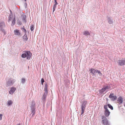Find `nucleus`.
Wrapping results in <instances>:
<instances>
[{
  "instance_id": "3",
  "label": "nucleus",
  "mask_w": 125,
  "mask_h": 125,
  "mask_svg": "<svg viewBox=\"0 0 125 125\" xmlns=\"http://www.w3.org/2000/svg\"><path fill=\"white\" fill-rule=\"evenodd\" d=\"M117 62L118 65L120 66L125 65V59L124 58V59L119 60Z\"/></svg>"
},
{
  "instance_id": "22",
  "label": "nucleus",
  "mask_w": 125,
  "mask_h": 125,
  "mask_svg": "<svg viewBox=\"0 0 125 125\" xmlns=\"http://www.w3.org/2000/svg\"><path fill=\"white\" fill-rule=\"evenodd\" d=\"M104 88L105 89V91L107 89H109L110 88V87L108 86H104Z\"/></svg>"
},
{
  "instance_id": "4",
  "label": "nucleus",
  "mask_w": 125,
  "mask_h": 125,
  "mask_svg": "<svg viewBox=\"0 0 125 125\" xmlns=\"http://www.w3.org/2000/svg\"><path fill=\"white\" fill-rule=\"evenodd\" d=\"M109 97L111 99V100L114 101L117 99V97L115 95H114L113 94H111L109 96Z\"/></svg>"
},
{
  "instance_id": "6",
  "label": "nucleus",
  "mask_w": 125,
  "mask_h": 125,
  "mask_svg": "<svg viewBox=\"0 0 125 125\" xmlns=\"http://www.w3.org/2000/svg\"><path fill=\"white\" fill-rule=\"evenodd\" d=\"M16 90V89L15 88L13 87H11L9 92V93L11 94H12Z\"/></svg>"
},
{
  "instance_id": "27",
  "label": "nucleus",
  "mask_w": 125,
  "mask_h": 125,
  "mask_svg": "<svg viewBox=\"0 0 125 125\" xmlns=\"http://www.w3.org/2000/svg\"><path fill=\"white\" fill-rule=\"evenodd\" d=\"M25 79L24 78H22L21 79V82L22 83H25Z\"/></svg>"
},
{
  "instance_id": "14",
  "label": "nucleus",
  "mask_w": 125,
  "mask_h": 125,
  "mask_svg": "<svg viewBox=\"0 0 125 125\" xmlns=\"http://www.w3.org/2000/svg\"><path fill=\"white\" fill-rule=\"evenodd\" d=\"M108 21L109 23L110 24H112L113 23L112 20L109 17L108 18Z\"/></svg>"
},
{
  "instance_id": "26",
  "label": "nucleus",
  "mask_w": 125,
  "mask_h": 125,
  "mask_svg": "<svg viewBox=\"0 0 125 125\" xmlns=\"http://www.w3.org/2000/svg\"><path fill=\"white\" fill-rule=\"evenodd\" d=\"M56 7V6L53 5V12L55 10V9Z\"/></svg>"
},
{
  "instance_id": "33",
  "label": "nucleus",
  "mask_w": 125,
  "mask_h": 125,
  "mask_svg": "<svg viewBox=\"0 0 125 125\" xmlns=\"http://www.w3.org/2000/svg\"><path fill=\"white\" fill-rule=\"evenodd\" d=\"M44 90L46 92V93H47V87H45V88H44Z\"/></svg>"
},
{
  "instance_id": "10",
  "label": "nucleus",
  "mask_w": 125,
  "mask_h": 125,
  "mask_svg": "<svg viewBox=\"0 0 125 125\" xmlns=\"http://www.w3.org/2000/svg\"><path fill=\"white\" fill-rule=\"evenodd\" d=\"M14 32V34L16 35L20 36L21 34V33L20 32L19 30L17 29L15 30Z\"/></svg>"
},
{
  "instance_id": "31",
  "label": "nucleus",
  "mask_w": 125,
  "mask_h": 125,
  "mask_svg": "<svg viewBox=\"0 0 125 125\" xmlns=\"http://www.w3.org/2000/svg\"><path fill=\"white\" fill-rule=\"evenodd\" d=\"M107 105H104V108L105 110H108L107 109Z\"/></svg>"
},
{
  "instance_id": "21",
  "label": "nucleus",
  "mask_w": 125,
  "mask_h": 125,
  "mask_svg": "<svg viewBox=\"0 0 125 125\" xmlns=\"http://www.w3.org/2000/svg\"><path fill=\"white\" fill-rule=\"evenodd\" d=\"M104 88L105 89V91L107 89H109L110 88V87L108 86H104Z\"/></svg>"
},
{
  "instance_id": "30",
  "label": "nucleus",
  "mask_w": 125,
  "mask_h": 125,
  "mask_svg": "<svg viewBox=\"0 0 125 125\" xmlns=\"http://www.w3.org/2000/svg\"><path fill=\"white\" fill-rule=\"evenodd\" d=\"M0 31L4 33L5 32V30L3 29V28H0Z\"/></svg>"
},
{
  "instance_id": "28",
  "label": "nucleus",
  "mask_w": 125,
  "mask_h": 125,
  "mask_svg": "<svg viewBox=\"0 0 125 125\" xmlns=\"http://www.w3.org/2000/svg\"><path fill=\"white\" fill-rule=\"evenodd\" d=\"M44 80L43 78H42L41 80V83L42 85H43V83L44 82Z\"/></svg>"
},
{
  "instance_id": "43",
  "label": "nucleus",
  "mask_w": 125,
  "mask_h": 125,
  "mask_svg": "<svg viewBox=\"0 0 125 125\" xmlns=\"http://www.w3.org/2000/svg\"><path fill=\"white\" fill-rule=\"evenodd\" d=\"M25 0V1H26V0Z\"/></svg>"
},
{
  "instance_id": "19",
  "label": "nucleus",
  "mask_w": 125,
  "mask_h": 125,
  "mask_svg": "<svg viewBox=\"0 0 125 125\" xmlns=\"http://www.w3.org/2000/svg\"><path fill=\"white\" fill-rule=\"evenodd\" d=\"M32 113V115L33 116L35 114V108H33L31 109Z\"/></svg>"
},
{
  "instance_id": "5",
  "label": "nucleus",
  "mask_w": 125,
  "mask_h": 125,
  "mask_svg": "<svg viewBox=\"0 0 125 125\" xmlns=\"http://www.w3.org/2000/svg\"><path fill=\"white\" fill-rule=\"evenodd\" d=\"M15 81L13 80H10L7 83V86H8L12 85L13 83H14Z\"/></svg>"
},
{
  "instance_id": "36",
  "label": "nucleus",
  "mask_w": 125,
  "mask_h": 125,
  "mask_svg": "<svg viewBox=\"0 0 125 125\" xmlns=\"http://www.w3.org/2000/svg\"><path fill=\"white\" fill-rule=\"evenodd\" d=\"M18 24H19V25H21V22H18Z\"/></svg>"
},
{
  "instance_id": "20",
  "label": "nucleus",
  "mask_w": 125,
  "mask_h": 125,
  "mask_svg": "<svg viewBox=\"0 0 125 125\" xmlns=\"http://www.w3.org/2000/svg\"><path fill=\"white\" fill-rule=\"evenodd\" d=\"M12 17V16L11 15H10L9 16V17L8 22H10L11 21Z\"/></svg>"
},
{
  "instance_id": "25",
  "label": "nucleus",
  "mask_w": 125,
  "mask_h": 125,
  "mask_svg": "<svg viewBox=\"0 0 125 125\" xmlns=\"http://www.w3.org/2000/svg\"><path fill=\"white\" fill-rule=\"evenodd\" d=\"M34 27L33 25H32L31 26L30 29L31 31H32L34 30Z\"/></svg>"
},
{
  "instance_id": "9",
  "label": "nucleus",
  "mask_w": 125,
  "mask_h": 125,
  "mask_svg": "<svg viewBox=\"0 0 125 125\" xmlns=\"http://www.w3.org/2000/svg\"><path fill=\"white\" fill-rule=\"evenodd\" d=\"M117 101L119 104H121L123 103V99L121 96H119L118 97Z\"/></svg>"
},
{
  "instance_id": "32",
  "label": "nucleus",
  "mask_w": 125,
  "mask_h": 125,
  "mask_svg": "<svg viewBox=\"0 0 125 125\" xmlns=\"http://www.w3.org/2000/svg\"><path fill=\"white\" fill-rule=\"evenodd\" d=\"M97 73H98L99 74H102L101 73L100 71L98 70H97Z\"/></svg>"
},
{
  "instance_id": "8",
  "label": "nucleus",
  "mask_w": 125,
  "mask_h": 125,
  "mask_svg": "<svg viewBox=\"0 0 125 125\" xmlns=\"http://www.w3.org/2000/svg\"><path fill=\"white\" fill-rule=\"evenodd\" d=\"M110 113V112L108 110H105L104 112V115L108 117Z\"/></svg>"
},
{
  "instance_id": "34",
  "label": "nucleus",
  "mask_w": 125,
  "mask_h": 125,
  "mask_svg": "<svg viewBox=\"0 0 125 125\" xmlns=\"http://www.w3.org/2000/svg\"><path fill=\"white\" fill-rule=\"evenodd\" d=\"M54 5L56 6V5L58 4V3L57 2H54Z\"/></svg>"
},
{
  "instance_id": "38",
  "label": "nucleus",
  "mask_w": 125,
  "mask_h": 125,
  "mask_svg": "<svg viewBox=\"0 0 125 125\" xmlns=\"http://www.w3.org/2000/svg\"><path fill=\"white\" fill-rule=\"evenodd\" d=\"M47 87V84H46L45 85V87Z\"/></svg>"
},
{
  "instance_id": "24",
  "label": "nucleus",
  "mask_w": 125,
  "mask_h": 125,
  "mask_svg": "<svg viewBox=\"0 0 125 125\" xmlns=\"http://www.w3.org/2000/svg\"><path fill=\"white\" fill-rule=\"evenodd\" d=\"M12 101L11 100H10V101H9L8 102V105H9L11 104H12Z\"/></svg>"
},
{
  "instance_id": "23",
  "label": "nucleus",
  "mask_w": 125,
  "mask_h": 125,
  "mask_svg": "<svg viewBox=\"0 0 125 125\" xmlns=\"http://www.w3.org/2000/svg\"><path fill=\"white\" fill-rule=\"evenodd\" d=\"M108 106L109 108L111 109L112 110H113V106L110 104H108Z\"/></svg>"
},
{
  "instance_id": "17",
  "label": "nucleus",
  "mask_w": 125,
  "mask_h": 125,
  "mask_svg": "<svg viewBox=\"0 0 125 125\" xmlns=\"http://www.w3.org/2000/svg\"><path fill=\"white\" fill-rule=\"evenodd\" d=\"M83 35L86 34L87 35H90V34L89 32L87 31H84L83 33Z\"/></svg>"
},
{
  "instance_id": "37",
  "label": "nucleus",
  "mask_w": 125,
  "mask_h": 125,
  "mask_svg": "<svg viewBox=\"0 0 125 125\" xmlns=\"http://www.w3.org/2000/svg\"><path fill=\"white\" fill-rule=\"evenodd\" d=\"M33 106H34V105H35V103H34V101H33L32 102V103H33Z\"/></svg>"
},
{
  "instance_id": "1",
  "label": "nucleus",
  "mask_w": 125,
  "mask_h": 125,
  "mask_svg": "<svg viewBox=\"0 0 125 125\" xmlns=\"http://www.w3.org/2000/svg\"><path fill=\"white\" fill-rule=\"evenodd\" d=\"M32 55V54L30 51L24 52V53L22 54L21 57L23 58L26 57L27 59L30 60Z\"/></svg>"
},
{
  "instance_id": "42",
  "label": "nucleus",
  "mask_w": 125,
  "mask_h": 125,
  "mask_svg": "<svg viewBox=\"0 0 125 125\" xmlns=\"http://www.w3.org/2000/svg\"><path fill=\"white\" fill-rule=\"evenodd\" d=\"M17 125H21L20 124H18Z\"/></svg>"
},
{
  "instance_id": "16",
  "label": "nucleus",
  "mask_w": 125,
  "mask_h": 125,
  "mask_svg": "<svg viewBox=\"0 0 125 125\" xmlns=\"http://www.w3.org/2000/svg\"><path fill=\"white\" fill-rule=\"evenodd\" d=\"M105 91V89L103 88L101 90H99V93L100 94H103Z\"/></svg>"
},
{
  "instance_id": "7",
  "label": "nucleus",
  "mask_w": 125,
  "mask_h": 125,
  "mask_svg": "<svg viewBox=\"0 0 125 125\" xmlns=\"http://www.w3.org/2000/svg\"><path fill=\"white\" fill-rule=\"evenodd\" d=\"M86 106L83 104H82L81 106V115L83 114L85 110Z\"/></svg>"
},
{
  "instance_id": "44",
  "label": "nucleus",
  "mask_w": 125,
  "mask_h": 125,
  "mask_svg": "<svg viewBox=\"0 0 125 125\" xmlns=\"http://www.w3.org/2000/svg\"><path fill=\"white\" fill-rule=\"evenodd\" d=\"M124 106L125 107V105H124Z\"/></svg>"
},
{
  "instance_id": "18",
  "label": "nucleus",
  "mask_w": 125,
  "mask_h": 125,
  "mask_svg": "<svg viewBox=\"0 0 125 125\" xmlns=\"http://www.w3.org/2000/svg\"><path fill=\"white\" fill-rule=\"evenodd\" d=\"M12 24L11 25L12 26L14 25H15V18H14L13 19L12 21Z\"/></svg>"
},
{
  "instance_id": "13",
  "label": "nucleus",
  "mask_w": 125,
  "mask_h": 125,
  "mask_svg": "<svg viewBox=\"0 0 125 125\" xmlns=\"http://www.w3.org/2000/svg\"><path fill=\"white\" fill-rule=\"evenodd\" d=\"M22 19L23 22L25 23L26 22V16L25 15H23L22 16Z\"/></svg>"
},
{
  "instance_id": "12",
  "label": "nucleus",
  "mask_w": 125,
  "mask_h": 125,
  "mask_svg": "<svg viewBox=\"0 0 125 125\" xmlns=\"http://www.w3.org/2000/svg\"><path fill=\"white\" fill-rule=\"evenodd\" d=\"M5 24L3 22H0V28H3L5 27Z\"/></svg>"
},
{
  "instance_id": "40",
  "label": "nucleus",
  "mask_w": 125,
  "mask_h": 125,
  "mask_svg": "<svg viewBox=\"0 0 125 125\" xmlns=\"http://www.w3.org/2000/svg\"><path fill=\"white\" fill-rule=\"evenodd\" d=\"M45 93H44L43 95V97H44V98H45L46 97V96H45L44 95H45Z\"/></svg>"
},
{
  "instance_id": "29",
  "label": "nucleus",
  "mask_w": 125,
  "mask_h": 125,
  "mask_svg": "<svg viewBox=\"0 0 125 125\" xmlns=\"http://www.w3.org/2000/svg\"><path fill=\"white\" fill-rule=\"evenodd\" d=\"M87 104V102L86 101H84L83 102V103L82 104H83L85 105L86 106V105Z\"/></svg>"
},
{
  "instance_id": "39",
  "label": "nucleus",
  "mask_w": 125,
  "mask_h": 125,
  "mask_svg": "<svg viewBox=\"0 0 125 125\" xmlns=\"http://www.w3.org/2000/svg\"><path fill=\"white\" fill-rule=\"evenodd\" d=\"M23 29L24 30V31L25 32V33H26V30L24 28Z\"/></svg>"
},
{
  "instance_id": "2",
  "label": "nucleus",
  "mask_w": 125,
  "mask_h": 125,
  "mask_svg": "<svg viewBox=\"0 0 125 125\" xmlns=\"http://www.w3.org/2000/svg\"><path fill=\"white\" fill-rule=\"evenodd\" d=\"M102 122L104 125H109L108 121L107 118L104 116H102Z\"/></svg>"
},
{
  "instance_id": "35",
  "label": "nucleus",
  "mask_w": 125,
  "mask_h": 125,
  "mask_svg": "<svg viewBox=\"0 0 125 125\" xmlns=\"http://www.w3.org/2000/svg\"><path fill=\"white\" fill-rule=\"evenodd\" d=\"M2 115L1 114H0V120H1L2 119Z\"/></svg>"
},
{
  "instance_id": "15",
  "label": "nucleus",
  "mask_w": 125,
  "mask_h": 125,
  "mask_svg": "<svg viewBox=\"0 0 125 125\" xmlns=\"http://www.w3.org/2000/svg\"><path fill=\"white\" fill-rule=\"evenodd\" d=\"M23 40L25 41H27L28 40V38L26 34H25L23 36Z\"/></svg>"
},
{
  "instance_id": "11",
  "label": "nucleus",
  "mask_w": 125,
  "mask_h": 125,
  "mask_svg": "<svg viewBox=\"0 0 125 125\" xmlns=\"http://www.w3.org/2000/svg\"><path fill=\"white\" fill-rule=\"evenodd\" d=\"M91 72L93 74H95V73H97V70H95L93 69H91L90 70Z\"/></svg>"
},
{
  "instance_id": "41",
  "label": "nucleus",
  "mask_w": 125,
  "mask_h": 125,
  "mask_svg": "<svg viewBox=\"0 0 125 125\" xmlns=\"http://www.w3.org/2000/svg\"><path fill=\"white\" fill-rule=\"evenodd\" d=\"M54 0V2H57V0Z\"/></svg>"
}]
</instances>
